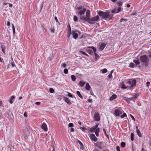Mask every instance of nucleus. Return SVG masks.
I'll return each mask as SVG.
<instances>
[{
  "instance_id": "nucleus-62",
  "label": "nucleus",
  "mask_w": 151,
  "mask_h": 151,
  "mask_svg": "<svg viewBox=\"0 0 151 151\" xmlns=\"http://www.w3.org/2000/svg\"><path fill=\"white\" fill-rule=\"evenodd\" d=\"M10 24V22H9L8 21L7 23V26H9Z\"/></svg>"
},
{
  "instance_id": "nucleus-38",
  "label": "nucleus",
  "mask_w": 151,
  "mask_h": 151,
  "mask_svg": "<svg viewBox=\"0 0 151 151\" xmlns=\"http://www.w3.org/2000/svg\"><path fill=\"white\" fill-rule=\"evenodd\" d=\"M117 5L118 6H121L122 4V1H119L117 3Z\"/></svg>"
},
{
  "instance_id": "nucleus-3",
  "label": "nucleus",
  "mask_w": 151,
  "mask_h": 151,
  "mask_svg": "<svg viewBox=\"0 0 151 151\" xmlns=\"http://www.w3.org/2000/svg\"><path fill=\"white\" fill-rule=\"evenodd\" d=\"M99 19L98 15L95 17H93L92 18H88V22L90 24H93L95 23V22L98 21Z\"/></svg>"
},
{
  "instance_id": "nucleus-18",
  "label": "nucleus",
  "mask_w": 151,
  "mask_h": 151,
  "mask_svg": "<svg viewBox=\"0 0 151 151\" xmlns=\"http://www.w3.org/2000/svg\"><path fill=\"white\" fill-rule=\"evenodd\" d=\"M1 50L2 52L4 53L5 54V50L6 49V47L4 45H2L1 46Z\"/></svg>"
},
{
  "instance_id": "nucleus-24",
  "label": "nucleus",
  "mask_w": 151,
  "mask_h": 151,
  "mask_svg": "<svg viewBox=\"0 0 151 151\" xmlns=\"http://www.w3.org/2000/svg\"><path fill=\"white\" fill-rule=\"evenodd\" d=\"M135 66L134 64L131 62L129 65V67L131 68H134Z\"/></svg>"
},
{
  "instance_id": "nucleus-21",
  "label": "nucleus",
  "mask_w": 151,
  "mask_h": 151,
  "mask_svg": "<svg viewBox=\"0 0 151 151\" xmlns=\"http://www.w3.org/2000/svg\"><path fill=\"white\" fill-rule=\"evenodd\" d=\"M91 88V86L88 83H87L86 86V89L87 90L89 91Z\"/></svg>"
},
{
  "instance_id": "nucleus-47",
  "label": "nucleus",
  "mask_w": 151,
  "mask_h": 151,
  "mask_svg": "<svg viewBox=\"0 0 151 151\" xmlns=\"http://www.w3.org/2000/svg\"><path fill=\"white\" fill-rule=\"evenodd\" d=\"M74 125L73 124L71 123H70L69 124H68V127H72Z\"/></svg>"
},
{
  "instance_id": "nucleus-61",
  "label": "nucleus",
  "mask_w": 151,
  "mask_h": 151,
  "mask_svg": "<svg viewBox=\"0 0 151 151\" xmlns=\"http://www.w3.org/2000/svg\"><path fill=\"white\" fill-rule=\"evenodd\" d=\"M70 131L71 132H73L74 131V129L73 128H71L70 129Z\"/></svg>"
},
{
  "instance_id": "nucleus-28",
  "label": "nucleus",
  "mask_w": 151,
  "mask_h": 151,
  "mask_svg": "<svg viewBox=\"0 0 151 151\" xmlns=\"http://www.w3.org/2000/svg\"><path fill=\"white\" fill-rule=\"evenodd\" d=\"M138 96V95L137 94H135L133 96V97L134 99L133 101H135V100L137 99Z\"/></svg>"
},
{
  "instance_id": "nucleus-46",
  "label": "nucleus",
  "mask_w": 151,
  "mask_h": 151,
  "mask_svg": "<svg viewBox=\"0 0 151 151\" xmlns=\"http://www.w3.org/2000/svg\"><path fill=\"white\" fill-rule=\"evenodd\" d=\"M127 116V114L125 113H124L121 116V117L122 118H124V117Z\"/></svg>"
},
{
  "instance_id": "nucleus-56",
  "label": "nucleus",
  "mask_w": 151,
  "mask_h": 151,
  "mask_svg": "<svg viewBox=\"0 0 151 151\" xmlns=\"http://www.w3.org/2000/svg\"><path fill=\"white\" fill-rule=\"evenodd\" d=\"M35 104L38 105H40L41 104V102H35Z\"/></svg>"
},
{
  "instance_id": "nucleus-40",
  "label": "nucleus",
  "mask_w": 151,
  "mask_h": 151,
  "mask_svg": "<svg viewBox=\"0 0 151 151\" xmlns=\"http://www.w3.org/2000/svg\"><path fill=\"white\" fill-rule=\"evenodd\" d=\"M49 92L50 93H52L54 92V91L53 88H50L49 89Z\"/></svg>"
},
{
  "instance_id": "nucleus-6",
  "label": "nucleus",
  "mask_w": 151,
  "mask_h": 151,
  "mask_svg": "<svg viewBox=\"0 0 151 151\" xmlns=\"http://www.w3.org/2000/svg\"><path fill=\"white\" fill-rule=\"evenodd\" d=\"M93 118L94 120L99 121L100 119L99 114L98 112H96L94 115Z\"/></svg>"
},
{
  "instance_id": "nucleus-4",
  "label": "nucleus",
  "mask_w": 151,
  "mask_h": 151,
  "mask_svg": "<svg viewBox=\"0 0 151 151\" xmlns=\"http://www.w3.org/2000/svg\"><path fill=\"white\" fill-rule=\"evenodd\" d=\"M77 9L79 11L78 14L81 15L84 14L86 11V9L82 6L77 8Z\"/></svg>"
},
{
  "instance_id": "nucleus-59",
  "label": "nucleus",
  "mask_w": 151,
  "mask_h": 151,
  "mask_svg": "<svg viewBox=\"0 0 151 151\" xmlns=\"http://www.w3.org/2000/svg\"><path fill=\"white\" fill-rule=\"evenodd\" d=\"M130 117H131V118L134 120V121H135V118L131 114L130 115Z\"/></svg>"
},
{
  "instance_id": "nucleus-22",
  "label": "nucleus",
  "mask_w": 151,
  "mask_h": 151,
  "mask_svg": "<svg viewBox=\"0 0 151 151\" xmlns=\"http://www.w3.org/2000/svg\"><path fill=\"white\" fill-rule=\"evenodd\" d=\"M90 11L88 10H87L86 12V16L87 17H89L90 16Z\"/></svg>"
},
{
  "instance_id": "nucleus-43",
  "label": "nucleus",
  "mask_w": 151,
  "mask_h": 151,
  "mask_svg": "<svg viewBox=\"0 0 151 151\" xmlns=\"http://www.w3.org/2000/svg\"><path fill=\"white\" fill-rule=\"evenodd\" d=\"M133 100H134V99L133 98V97H132L128 98L127 99V101H129L132 100V101H133Z\"/></svg>"
},
{
  "instance_id": "nucleus-16",
  "label": "nucleus",
  "mask_w": 151,
  "mask_h": 151,
  "mask_svg": "<svg viewBox=\"0 0 151 151\" xmlns=\"http://www.w3.org/2000/svg\"><path fill=\"white\" fill-rule=\"evenodd\" d=\"M86 84V82L80 81L78 83L79 85L81 87H83Z\"/></svg>"
},
{
  "instance_id": "nucleus-5",
  "label": "nucleus",
  "mask_w": 151,
  "mask_h": 151,
  "mask_svg": "<svg viewBox=\"0 0 151 151\" xmlns=\"http://www.w3.org/2000/svg\"><path fill=\"white\" fill-rule=\"evenodd\" d=\"M136 81L135 79H131L128 81L127 83L129 85L130 88H132L135 86Z\"/></svg>"
},
{
  "instance_id": "nucleus-52",
  "label": "nucleus",
  "mask_w": 151,
  "mask_h": 151,
  "mask_svg": "<svg viewBox=\"0 0 151 151\" xmlns=\"http://www.w3.org/2000/svg\"><path fill=\"white\" fill-rule=\"evenodd\" d=\"M11 64L12 66V67H14L15 66V64L14 63V62H13V61H12V62L11 63Z\"/></svg>"
},
{
  "instance_id": "nucleus-7",
  "label": "nucleus",
  "mask_w": 151,
  "mask_h": 151,
  "mask_svg": "<svg viewBox=\"0 0 151 151\" xmlns=\"http://www.w3.org/2000/svg\"><path fill=\"white\" fill-rule=\"evenodd\" d=\"M122 113V111L119 109H116L114 113V114L115 116H119Z\"/></svg>"
},
{
  "instance_id": "nucleus-12",
  "label": "nucleus",
  "mask_w": 151,
  "mask_h": 151,
  "mask_svg": "<svg viewBox=\"0 0 151 151\" xmlns=\"http://www.w3.org/2000/svg\"><path fill=\"white\" fill-rule=\"evenodd\" d=\"M136 128L137 134L139 137H142V134L141 133L140 130L138 129L137 126H136Z\"/></svg>"
},
{
  "instance_id": "nucleus-25",
  "label": "nucleus",
  "mask_w": 151,
  "mask_h": 151,
  "mask_svg": "<svg viewBox=\"0 0 151 151\" xmlns=\"http://www.w3.org/2000/svg\"><path fill=\"white\" fill-rule=\"evenodd\" d=\"M71 78L73 81H75L76 79V77L73 75H72L71 76Z\"/></svg>"
},
{
  "instance_id": "nucleus-64",
  "label": "nucleus",
  "mask_w": 151,
  "mask_h": 151,
  "mask_svg": "<svg viewBox=\"0 0 151 151\" xmlns=\"http://www.w3.org/2000/svg\"><path fill=\"white\" fill-rule=\"evenodd\" d=\"M55 20H56V22H58V19H57V18L55 16Z\"/></svg>"
},
{
  "instance_id": "nucleus-29",
  "label": "nucleus",
  "mask_w": 151,
  "mask_h": 151,
  "mask_svg": "<svg viewBox=\"0 0 151 151\" xmlns=\"http://www.w3.org/2000/svg\"><path fill=\"white\" fill-rule=\"evenodd\" d=\"M114 71V70H112L110 73L108 75V77L109 78H111L112 77V74L113 73V72Z\"/></svg>"
},
{
  "instance_id": "nucleus-44",
  "label": "nucleus",
  "mask_w": 151,
  "mask_h": 151,
  "mask_svg": "<svg viewBox=\"0 0 151 151\" xmlns=\"http://www.w3.org/2000/svg\"><path fill=\"white\" fill-rule=\"evenodd\" d=\"M117 12L116 13H118L119 12H120L121 11V8L120 7H118L117 9H116Z\"/></svg>"
},
{
  "instance_id": "nucleus-34",
  "label": "nucleus",
  "mask_w": 151,
  "mask_h": 151,
  "mask_svg": "<svg viewBox=\"0 0 151 151\" xmlns=\"http://www.w3.org/2000/svg\"><path fill=\"white\" fill-rule=\"evenodd\" d=\"M86 52L89 54L90 55H91L92 54V53H93V51L90 50L88 49L87 50H86Z\"/></svg>"
},
{
  "instance_id": "nucleus-35",
  "label": "nucleus",
  "mask_w": 151,
  "mask_h": 151,
  "mask_svg": "<svg viewBox=\"0 0 151 151\" xmlns=\"http://www.w3.org/2000/svg\"><path fill=\"white\" fill-rule=\"evenodd\" d=\"M131 139L132 141L134 140V134L133 133H131Z\"/></svg>"
},
{
  "instance_id": "nucleus-36",
  "label": "nucleus",
  "mask_w": 151,
  "mask_h": 151,
  "mask_svg": "<svg viewBox=\"0 0 151 151\" xmlns=\"http://www.w3.org/2000/svg\"><path fill=\"white\" fill-rule=\"evenodd\" d=\"M50 30L51 32L52 33H54L55 29L53 27L51 28Z\"/></svg>"
},
{
  "instance_id": "nucleus-15",
  "label": "nucleus",
  "mask_w": 151,
  "mask_h": 151,
  "mask_svg": "<svg viewBox=\"0 0 151 151\" xmlns=\"http://www.w3.org/2000/svg\"><path fill=\"white\" fill-rule=\"evenodd\" d=\"M117 97V96L115 94L113 95L111 97H110L109 100L111 101H113V100L116 99Z\"/></svg>"
},
{
  "instance_id": "nucleus-33",
  "label": "nucleus",
  "mask_w": 151,
  "mask_h": 151,
  "mask_svg": "<svg viewBox=\"0 0 151 151\" xmlns=\"http://www.w3.org/2000/svg\"><path fill=\"white\" fill-rule=\"evenodd\" d=\"M103 131L105 135L109 139V136L106 133V131L105 129L104 128L103 129Z\"/></svg>"
},
{
  "instance_id": "nucleus-32",
  "label": "nucleus",
  "mask_w": 151,
  "mask_h": 151,
  "mask_svg": "<svg viewBox=\"0 0 151 151\" xmlns=\"http://www.w3.org/2000/svg\"><path fill=\"white\" fill-rule=\"evenodd\" d=\"M78 142L79 143V144L80 145V146H81V147L80 148V149H82V150H83V147H82V146H83V145L82 144V142L79 140H78Z\"/></svg>"
},
{
  "instance_id": "nucleus-11",
  "label": "nucleus",
  "mask_w": 151,
  "mask_h": 151,
  "mask_svg": "<svg viewBox=\"0 0 151 151\" xmlns=\"http://www.w3.org/2000/svg\"><path fill=\"white\" fill-rule=\"evenodd\" d=\"M41 128L43 130L45 131L46 132L47 130V128L46 124L44 123H42L41 126Z\"/></svg>"
},
{
  "instance_id": "nucleus-53",
  "label": "nucleus",
  "mask_w": 151,
  "mask_h": 151,
  "mask_svg": "<svg viewBox=\"0 0 151 151\" xmlns=\"http://www.w3.org/2000/svg\"><path fill=\"white\" fill-rule=\"evenodd\" d=\"M61 66L63 68H65L66 66V65L65 63H63L61 65Z\"/></svg>"
},
{
  "instance_id": "nucleus-37",
  "label": "nucleus",
  "mask_w": 151,
  "mask_h": 151,
  "mask_svg": "<svg viewBox=\"0 0 151 151\" xmlns=\"http://www.w3.org/2000/svg\"><path fill=\"white\" fill-rule=\"evenodd\" d=\"M12 30H13V34H14L15 32L14 27L13 24H12Z\"/></svg>"
},
{
  "instance_id": "nucleus-60",
  "label": "nucleus",
  "mask_w": 151,
  "mask_h": 151,
  "mask_svg": "<svg viewBox=\"0 0 151 151\" xmlns=\"http://www.w3.org/2000/svg\"><path fill=\"white\" fill-rule=\"evenodd\" d=\"M127 19H124L123 18H122L121 19L120 22H122L123 20H124L125 21H127Z\"/></svg>"
},
{
  "instance_id": "nucleus-39",
  "label": "nucleus",
  "mask_w": 151,
  "mask_h": 151,
  "mask_svg": "<svg viewBox=\"0 0 151 151\" xmlns=\"http://www.w3.org/2000/svg\"><path fill=\"white\" fill-rule=\"evenodd\" d=\"M102 71L103 73H106L107 72V70L106 69L104 68L102 69Z\"/></svg>"
},
{
  "instance_id": "nucleus-50",
  "label": "nucleus",
  "mask_w": 151,
  "mask_h": 151,
  "mask_svg": "<svg viewBox=\"0 0 151 151\" xmlns=\"http://www.w3.org/2000/svg\"><path fill=\"white\" fill-rule=\"evenodd\" d=\"M100 130V129L99 128H97L96 129L95 131L96 132H99Z\"/></svg>"
},
{
  "instance_id": "nucleus-2",
  "label": "nucleus",
  "mask_w": 151,
  "mask_h": 151,
  "mask_svg": "<svg viewBox=\"0 0 151 151\" xmlns=\"http://www.w3.org/2000/svg\"><path fill=\"white\" fill-rule=\"evenodd\" d=\"M139 59L142 65L145 66H148L149 59L147 56L145 55H143L140 56Z\"/></svg>"
},
{
  "instance_id": "nucleus-17",
  "label": "nucleus",
  "mask_w": 151,
  "mask_h": 151,
  "mask_svg": "<svg viewBox=\"0 0 151 151\" xmlns=\"http://www.w3.org/2000/svg\"><path fill=\"white\" fill-rule=\"evenodd\" d=\"M64 100L65 101L67 104L69 105L71 104V103L70 101V100L67 97H65V98Z\"/></svg>"
},
{
  "instance_id": "nucleus-51",
  "label": "nucleus",
  "mask_w": 151,
  "mask_h": 151,
  "mask_svg": "<svg viewBox=\"0 0 151 151\" xmlns=\"http://www.w3.org/2000/svg\"><path fill=\"white\" fill-rule=\"evenodd\" d=\"M116 149L117 151H120V147L119 146H117L116 147Z\"/></svg>"
},
{
  "instance_id": "nucleus-45",
  "label": "nucleus",
  "mask_w": 151,
  "mask_h": 151,
  "mask_svg": "<svg viewBox=\"0 0 151 151\" xmlns=\"http://www.w3.org/2000/svg\"><path fill=\"white\" fill-rule=\"evenodd\" d=\"M117 12V11L116 10V9H115L113 10H112L111 11V12L113 14L117 13H116Z\"/></svg>"
},
{
  "instance_id": "nucleus-13",
  "label": "nucleus",
  "mask_w": 151,
  "mask_h": 151,
  "mask_svg": "<svg viewBox=\"0 0 151 151\" xmlns=\"http://www.w3.org/2000/svg\"><path fill=\"white\" fill-rule=\"evenodd\" d=\"M133 62L135 63L136 65L140 64V62L138 58H136L135 60H134Z\"/></svg>"
},
{
  "instance_id": "nucleus-1",
  "label": "nucleus",
  "mask_w": 151,
  "mask_h": 151,
  "mask_svg": "<svg viewBox=\"0 0 151 151\" xmlns=\"http://www.w3.org/2000/svg\"><path fill=\"white\" fill-rule=\"evenodd\" d=\"M98 14L101 18L103 19H107L108 20H111L112 19L113 16V14L108 12H104L99 11Z\"/></svg>"
},
{
  "instance_id": "nucleus-55",
  "label": "nucleus",
  "mask_w": 151,
  "mask_h": 151,
  "mask_svg": "<svg viewBox=\"0 0 151 151\" xmlns=\"http://www.w3.org/2000/svg\"><path fill=\"white\" fill-rule=\"evenodd\" d=\"M150 82H147L146 83V85L147 87H149L150 85Z\"/></svg>"
},
{
  "instance_id": "nucleus-49",
  "label": "nucleus",
  "mask_w": 151,
  "mask_h": 151,
  "mask_svg": "<svg viewBox=\"0 0 151 151\" xmlns=\"http://www.w3.org/2000/svg\"><path fill=\"white\" fill-rule=\"evenodd\" d=\"M71 32H67V36L68 38H69Z\"/></svg>"
},
{
  "instance_id": "nucleus-10",
  "label": "nucleus",
  "mask_w": 151,
  "mask_h": 151,
  "mask_svg": "<svg viewBox=\"0 0 151 151\" xmlns=\"http://www.w3.org/2000/svg\"><path fill=\"white\" fill-rule=\"evenodd\" d=\"M78 32V31H73L72 32V35H73V37L74 39H76L78 38V35L77 33Z\"/></svg>"
},
{
  "instance_id": "nucleus-58",
  "label": "nucleus",
  "mask_w": 151,
  "mask_h": 151,
  "mask_svg": "<svg viewBox=\"0 0 151 151\" xmlns=\"http://www.w3.org/2000/svg\"><path fill=\"white\" fill-rule=\"evenodd\" d=\"M24 116L25 117H27V115L26 111L24 113Z\"/></svg>"
},
{
  "instance_id": "nucleus-19",
  "label": "nucleus",
  "mask_w": 151,
  "mask_h": 151,
  "mask_svg": "<svg viewBox=\"0 0 151 151\" xmlns=\"http://www.w3.org/2000/svg\"><path fill=\"white\" fill-rule=\"evenodd\" d=\"M120 86L121 88L123 89H125L127 88V87L123 83H121L120 84Z\"/></svg>"
},
{
  "instance_id": "nucleus-31",
  "label": "nucleus",
  "mask_w": 151,
  "mask_h": 151,
  "mask_svg": "<svg viewBox=\"0 0 151 151\" xmlns=\"http://www.w3.org/2000/svg\"><path fill=\"white\" fill-rule=\"evenodd\" d=\"M121 146L122 148H124L125 147L126 144L124 142H122L121 144Z\"/></svg>"
},
{
  "instance_id": "nucleus-54",
  "label": "nucleus",
  "mask_w": 151,
  "mask_h": 151,
  "mask_svg": "<svg viewBox=\"0 0 151 151\" xmlns=\"http://www.w3.org/2000/svg\"><path fill=\"white\" fill-rule=\"evenodd\" d=\"M137 15V12H135L134 13L132 14L131 15V16H132Z\"/></svg>"
},
{
  "instance_id": "nucleus-20",
  "label": "nucleus",
  "mask_w": 151,
  "mask_h": 151,
  "mask_svg": "<svg viewBox=\"0 0 151 151\" xmlns=\"http://www.w3.org/2000/svg\"><path fill=\"white\" fill-rule=\"evenodd\" d=\"M80 19L82 20L88 22V18H87L85 16H83L81 17Z\"/></svg>"
},
{
  "instance_id": "nucleus-57",
  "label": "nucleus",
  "mask_w": 151,
  "mask_h": 151,
  "mask_svg": "<svg viewBox=\"0 0 151 151\" xmlns=\"http://www.w3.org/2000/svg\"><path fill=\"white\" fill-rule=\"evenodd\" d=\"M148 56L150 58H151V51L149 52L148 53Z\"/></svg>"
},
{
  "instance_id": "nucleus-63",
  "label": "nucleus",
  "mask_w": 151,
  "mask_h": 151,
  "mask_svg": "<svg viewBox=\"0 0 151 151\" xmlns=\"http://www.w3.org/2000/svg\"><path fill=\"white\" fill-rule=\"evenodd\" d=\"M9 103L11 104H12L13 103V102L12 100V99H10V100H9Z\"/></svg>"
},
{
  "instance_id": "nucleus-27",
  "label": "nucleus",
  "mask_w": 151,
  "mask_h": 151,
  "mask_svg": "<svg viewBox=\"0 0 151 151\" xmlns=\"http://www.w3.org/2000/svg\"><path fill=\"white\" fill-rule=\"evenodd\" d=\"M79 52L81 54H82L84 55H86V56H88V57H89V55L84 51H83L81 50H80L79 51Z\"/></svg>"
},
{
  "instance_id": "nucleus-30",
  "label": "nucleus",
  "mask_w": 151,
  "mask_h": 151,
  "mask_svg": "<svg viewBox=\"0 0 151 151\" xmlns=\"http://www.w3.org/2000/svg\"><path fill=\"white\" fill-rule=\"evenodd\" d=\"M67 32H71V27L69 24L67 26Z\"/></svg>"
},
{
  "instance_id": "nucleus-9",
  "label": "nucleus",
  "mask_w": 151,
  "mask_h": 151,
  "mask_svg": "<svg viewBox=\"0 0 151 151\" xmlns=\"http://www.w3.org/2000/svg\"><path fill=\"white\" fill-rule=\"evenodd\" d=\"M90 137L91 141L94 142H96L97 140V138L93 134H91L90 136Z\"/></svg>"
},
{
  "instance_id": "nucleus-41",
  "label": "nucleus",
  "mask_w": 151,
  "mask_h": 151,
  "mask_svg": "<svg viewBox=\"0 0 151 151\" xmlns=\"http://www.w3.org/2000/svg\"><path fill=\"white\" fill-rule=\"evenodd\" d=\"M73 20L75 22L77 21L78 20V18L76 16H74Z\"/></svg>"
},
{
  "instance_id": "nucleus-48",
  "label": "nucleus",
  "mask_w": 151,
  "mask_h": 151,
  "mask_svg": "<svg viewBox=\"0 0 151 151\" xmlns=\"http://www.w3.org/2000/svg\"><path fill=\"white\" fill-rule=\"evenodd\" d=\"M68 70L67 69L65 68L64 69V73L65 74H67L68 73Z\"/></svg>"
},
{
  "instance_id": "nucleus-14",
  "label": "nucleus",
  "mask_w": 151,
  "mask_h": 151,
  "mask_svg": "<svg viewBox=\"0 0 151 151\" xmlns=\"http://www.w3.org/2000/svg\"><path fill=\"white\" fill-rule=\"evenodd\" d=\"M106 46V45L104 43H102L99 47V50L102 51Z\"/></svg>"
},
{
  "instance_id": "nucleus-42",
  "label": "nucleus",
  "mask_w": 151,
  "mask_h": 151,
  "mask_svg": "<svg viewBox=\"0 0 151 151\" xmlns=\"http://www.w3.org/2000/svg\"><path fill=\"white\" fill-rule=\"evenodd\" d=\"M68 94L67 95V96L68 97H70V98H73V96H72V94L69 92H68Z\"/></svg>"
},
{
  "instance_id": "nucleus-8",
  "label": "nucleus",
  "mask_w": 151,
  "mask_h": 151,
  "mask_svg": "<svg viewBox=\"0 0 151 151\" xmlns=\"http://www.w3.org/2000/svg\"><path fill=\"white\" fill-rule=\"evenodd\" d=\"M88 47L89 48H91L93 50V52H94V53L95 57L96 58V59H97V58H99V55H98V54H97L96 53V48L94 47H93V46H92V47Z\"/></svg>"
},
{
  "instance_id": "nucleus-26",
  "label": "nucleus",
  "mask_w": 151,
  "mask_h": 151,
  "mask_svg": "<svg viewBox=\"0 0 151 151\" xmlns=\"http://www.w3.org/2000/svg\"><path fill=\"white\" fill-rule=\"evenodd\" d=\"M96 129L94 127H92L90 129V131L91 132H94L96 130Z\"/></svg>"
},
{
  "instance_id": "nucleus-23",
  "label": "nucleus",
  "mask_w": 151,
  "mask_h": 151,
  "mask_svg": "<svg viewBox=\"0 0 151 151\" xmlns=\"http://www.w3.org/2000/svg\"><path fill=\"white\" fill-rule=\"evenodd\" d=\"M76 93L80 98L82 99H83V97L79 91H77L76 92Z\"/></svg>"
}]
</instances>
